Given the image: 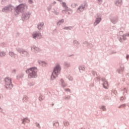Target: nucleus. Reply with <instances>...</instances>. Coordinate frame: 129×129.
Instances as JSON below:
<instances>
[{
    "label": "nucleus",
    "instance_id": "obj_48",
    "mask_svg": "<svg viewBox=\"0 0 129 129\" xmlns=\"http://www.w3.org/2000/svg\"><path fill=\"white\" fill-rule=\"evenodd\" d=\"M125 106H126L125 104H122L121 106H119V108H121V107H124Z\"/></svg>",
    "mask_w": 129,
    "mask_h": 129
},
{
    "label": "nucleus",
    "instance_id": "obj_21",
    "mask_svg": "<svg viewBox=\"0 0 129 129\" xmlns=\"http://www.w3.org/2000/svg\"><path fill=\"white\" fill-rule=\"evenodd\" d=\"M62 7L64 8V10L66 11H71V9H69L68 7L66 5V3L63 2L62 3Z\"/></svg>",
    "mask_w": 129,
    "mask_h": 129
},
{
    "label": "nucleus",
    "instance_id": "obj_35",
    "mask_svg": "<svg viewBox=\"0 0 129 129\" xmlns=\"http://www.w3.org/2000/svg\"><path fill=\"white\" fill-rule=\"evenodd\" d=\"M63 123H64V125L65 126H68V125H69V124H70V123H69V121H64L63 122Z\"/></svg>",
    "mask_w": 129,
    "mask_h": 129
},
{
    "label": "nucleus",
    "instance_id": "obj_43",
    "mask_svg": "<svg viewBox=\"0 0 129 129\" xmlns=\"http://www.w3.org/2000/svg\"><path fill=\"white\" fill-rule=\"evenodd\" d=\"M87 47H88L89 48H92V47H93V45H92V44L89 43Z\"/></svg>",
    "mask_w": 129,
    "mask_h": 129
},
{
    "label": "nucleus",
    "instance_id": "obj_52",
    "mask_svg": "<svg viewBox=\"0 0 129 129\" xmlns=\"http://www.w3.org/2000/svg\"><path fill=\"white\" fill-rule=\"evenodd\" d=\"M7 0H2L1 1V4H2V5H4V4H5V3H6V1Z\"/></svg>",
    "mask_w": 129,
    "mask_h": 129
},
{
    "label": "nucleus",
    "instance_id": "obj_14",
    "mask_svg": "<svg viewBox=\"0 0 129 129\" xmlns=\"http://www.w3.org/2000/svg\"><path fill=\"white\" fill-rule=\"evenodd\" d=\"M124 70V67L123 66H121L120 68L116 70V72H117V73H118L119 74H122Z\"/></svg>",
    "mask_w": 129,
    "mask_h": 129
},
{
    "label": "nucleus",
    "instance_id": "obj_29",
    "mask_svg": "<svg viewBox=\"0 0 129 129\" xmlns=\"http://www.w3.org/2000/svg\"><path fill=\"white\" fill-rule=\"evenodd\" d=\"M23 100L24 102H27L29 100V98L27 96H24Z\"/></svg>",
    "mask_w": 129,
    "mask_h": 129
},
{
    "label": "nucleus",
    "instance_id": "obj_51",
    "mask_svg": "<svg viewBox=\"0 0 129 129\" xmlns=\"http://www.w3.org/2000/svg\"><path fill=\"white\" fill-rule=\"evenodd\" d=\"M124 98H125V97L122 96V97H121L120 98V100L121 101H122V100H124Z\"/></svg>",
    "mask_w": 129,
    "mask_h": 129
},
{
    "label": "nucleus",
    "instance_id": "obj_34",
    "mask_svg": "<svg viewBox=\"0 0 129 129\" xmlns=\"http://www.w3.org/2000/svg\"><path fill=\"white\" fill-rule=\"evenodd\" d=\"M122 92H123V95H125V93L127 92V91L125 88H124L123 89H122Z\"/></svg>",
    "mask_w": 129,
    "mask_h": 129
},
{
    "label": "nucleus",
    "instance_id": "obj_56",
    "mask_svg": "<svg viewBox=\"0 0 129 129\" xmlns=\"http://www.w3.org/2000/svg\"><path fill=\"white\" fill-rule=\"evenodd\" d=\"M56 2L54 1L52 3V5H56Z\"/></svg>",
    "mask_w": 129,
    "mask_h": 129
},
{
    "label": "nucleus",
    "instance_id": "obj_25",
    "mask_svg": "<svg viewBox=\"0 0 129 129\" xmlns=\"http://www.w3.org/2000/svg\"><path fill=\"white\" fill-rule=\"evenodd\" d=\"M67 78L68 79V80H69V81H71V82L73 81V77H72V76H71L70 75H67Z\"/></svg>",
    "mask_w": 129,
    "mask_h": 129
},
{
    "label": "nucleus",
    "instance_id": "obj_27",
    "mask_svg": "<svg viewBox=\"0 0 129 129\" xmlns=\"http://www.w3.org/2000/svg\"><path fill=\"white\" fill-rule=\"evenodd\" d=\"M71 98V96L70 95H66L64 97H63V99L64 100H69Z\"/></svg>",
    "mask_w": 129,
    "mask_h": 129
},
{
    "label": "nucleus",
    "instance_id": "obj_50",
    "mask_svg": "<svg viewBox=\"0 0 129 129\" xmlns=\"http://www.w3.org/2000/svg\"><path fill=\"white\" fill-rule=\"evenodd\" d=\"M52 9V6H49L48 7H47L48 11H51V9Z\"/></svg>",
    "mask_w": 129,
    "mask_h": 129
},
{
    "label": "nucleus",
    "instance_id": "obj_45",
    "mask_svg": "<svg viewBox=\"0 0 129 129\" xmlns=\"http://www.w3.org/2000/svg\"><path fill=\"white\" fill-rule=\"evenodd\" d=\"M92 75H93V76H95V75H96V72H95L94 71H92Z\"/></svg>",
    "mask_w": 129,
    "mask_h": 129
},
{
    "label": "nucleus",
    "instance_id": "obj_58",
    "mask_svg": "<svg viewBox=\"0 0 129 129\" xmlns=\"http://www.w3.org/2000/svg\"><path fill=\"white\" fill-rule=\"evenodd\" d=\"M128 58H129V55H126V59H127H127H128Z\"/></svg>",
    "mask_w": 129,
    "mask_h": 129
},
{
    "label": "nucleus",
    "instance_id": "obj_30",
    "mask_svg": "<svg viewBox=\"0 0 129 129\" xmlns=\"http://www.w3.org/2000/svg\"><path fill=\"white\" fill-rule=\"evenodd\" d=\"M100 109H101L102 110H103V111H105L106 110V107H105V106H100L99 107Z\"/></svg>",
    "mask_w": 129,
    "mask_h": 129
},
{
    "label": "nucleus",
    "instance_id": "obj_53",
    "mask_svg": "<svg viewBox=\"0 0 129 129\" xmlns=\"http://www.w3.org/2000/svg\"><path fill=\"white\" fill-rule=\"evenodd\" d=\"M64 90L67 92H70V89H64Z\"/></svg>",
    "mask_w": 129,
    "mask_h": 129
},
{
    "label": "nucleus",
    "instance_id": "obj_37",
    "mask_svg": "<svg viewBox=\"0 0 129 129\" xmlns=\"http://www.w3.org/2000/svg\"><path fill=\"white\" fill-rule=\"evenodd\" d=\"M112 94L113 93V94H114V95H116V94H117V92L116 91V90L113 89L112 91Z\"/></svg>",
    "mask_w": 129,
    "mask_h": 129
},
{
    "label": "nucleus",
    "instance_id": "obj_8",
    "mask_svg": "<svg viewBox=\"0 0 129 129\" xmlns=\"http://www.w3.org/2000/svg\"><path fill=\"white\" fill-rule=\"evenodd\" d=\"M32 37L33 39L35 40H38V39H41L42 38V34L40 31H35L33 33Z\"/></svg>",
    "mask_w": 129,
    "mask_h": 129
},
{
    "label": "nucleus",
    "instance_id": "obj_3",
    "mask_svg": "<svg viewBox=\"0 0 129 129\" xmlns=\"http://www.w3.org/2000/svg\"><path fill=\"white\" fill-rule=\"evenodd\" d=\"M26 72L28 74L29 78H37L38 77V69H37V68L33 67L29 69L26 71Z\"/></svg>",
    "mask_w": 129,
    "mask_h": 129
},
{
    "label": "nucleus",
    "instance_id": "obj_42",
    "mask_svg": "<svg viewBox=\"0 0 129 129\" xmlns=\"http://www.w3.org/2000/svg\"><path fill=\"white\" fill-rule=\"evenodd\" d=\"M72 29V27H66L63 28V30H71Z\"/></svg>",
    "mask_w": 129,
    "mask_h": 129
},
{
    "label": "nucleus",
    "instance_id": "obj_49",
    "mask_svg": "<svg viewBox=\"0 0 129 129\" xmlns=\"http://www.w3.org/2000/svg\"><path fill=\"white\" fill-rule=\"evenodd\" d=\"M121 35H122V31H120L118 34L117 36H121Z\"/></svg>",
    "mask_w": 129,
    "mask_h": 129
},
{
    "label": "nucleus",
    "instance_id": "obj_7",
    "mask_svg": "<svg viewBox=\"0 0 129 129\" xmlns=\"http://www.w3.org/2000/svg\"><path fill=\"white\" fill-rule=\"evenodd\" d=\"M30 15H31V14L29 12H26L23 13L22 14V21L26 22V21H27V20H29V19H30Z\"/></svg>",
    "mask_w": 129,
    "mask_h": 129
},
{
    "label": "nucleus",
    "instance_id": "obj_2",
    "mask_svg": "<svg viewBox=\"0 0 129 129\" xmlns=\"http://www.w3.org/2000/svg\"><path fill=\"white\" fill-rule=\"evenodd\" d=\"M28 10V5L26 4H21L16 7H14L15 15H19L20 13H24V12Z\"/></svg>",
    "mask_w": 129,
    "mask_h": 129
},
{
    "label": "nucleus",
    "instance_id": "obj_46",
    "mask_svg": "<svg viewBox=\"0 0 129 129\" xmlns=\"http://www.w3.org/2000/svg\"><path fill=\"white\" fill-rule=\"evenodd\" d=\"M36 126H37V127H38V128H41V126H40V124H39L38 123H36Z\"/></svg>",
    "mask_w": 129,
    "mask_h": 129
},
{
    "label": "nucleus",
    "instance_id": "obj_23",
    "mask_svg": "<svg viewBox=\"0 0 129 129\" xmlns=\"http://www.w3.org/2000/svg\"><path fill=\"white\" fill-rule=\"evenodd\" d=\"M7 55V53L4 51H0V58H3Z\"/></svg>",
    "mask_w": 129,
    "mask_h": 129
},
{
    "label": "nucleus",
    "instance_id": "obj_32",
    "mask_svg": "<svg viewBox=\"0 0 129 129\" xmlns=\"http://www.w3.org/2000/svg\"><path fill=\"white\" fill-rule=\"evenodd\" d=\"M79 69L80 70V72H82V71H84L85 70V68L84 67H80L79 68Z\"/></svg>",
    "mask_w": 129,
    "mask_h": 129
},
{
    "label": "nucleus",
    "instance_id": "obj_60",
    "mask_svg": "<svg viewBox=\"0 0 129 129\" xmlns=\"http://www.w3.org/2000/svg\"><path fill=\"white\" fill-rule=\"evenodd\" d=\"M19 3H23V0H19Z\"/></svg>",
    "mask_w": 129,
    "mask_h": 129
},
{
    "label": "nucleus",
    "instance_id": "obj_22",
    "mask_svg": "<svg viewBox=\"0 0 129 129\" xmlns=\"http://www.w3.org/2000/svg\"><path fill=\"white\" fill-rule=\"evenodd\" d=\"M64 66L66 67V68H69V67H71V64H70V62L68 61H65L64 62Z\"/></svg>",
    "mask_w": 129,
    "mask_h": 129
},
{
    "label": "nucleus",
    "instance_id": "obj_10",
    "mask_svg": "<svg viewBox=\"0 0 129 129\" xmlns=\"http://www.w3.org/2000/svg\"><path fill=\"white\" fill-rule=\"evenodd\" d=\"M16 50L21 55H24V56H28L29 55V52L22 48H17Z\"/></svg>",
    "mask_w": 129,
    "mask_h": 129
},
{
    "label": "nucleus",
    "instance_id": "obj_28",
    "mask_svg": "<svg viewBox=\"0 0 129 129\" xmlns=\"http://www.w3.org/2000/svg\"><path fill=\"white\" fill-rule=\"evenodd\" d=\"M52 13H54V15H56V16H59V11H58L57 10L53 9L52 10Z\"/></svg>",
    "mask_w": 129,
    "mask_h": 129
},
{
    "label": "nucleus",
    "instance_id": "obj_16",
    "mask_svg": "<svg viewBox=\"0 0 129 129\" xmlns=\"http://www.w3.org/2000/svg\"><path fill=\"white\" fill-rule=\"evenodd\" d=\"M43 28H44V22L39 23L37 25V29L39 31H41L43 30Z\"/></svg>",
    "mask_w": 129,
    "mask_h": 129
},
{
    "label": "nucleus",
    "instance_id": "obj_6",
    "mask_svg": "<svg viewBox=\"0 0 129 129\" xmlns=\"http://www.w3.org/2000/svg\"><path fill=\"white\" fill-rule=\"evenodd\" d=\"M87 7H88V5L86 3L81 5L77 9V12L78 13V14H80L82 12H84L85 10H86V8H87Z\"/></svg>",
    "mask_w": 129,
    "mask_h": 129
},
{
    "label": "nucleus",
    "instance_id": "obj_55",
    "mask_svg": "<svg viewBox=\"0 0 129 129\" xmlns=\"http://www.w3.org/2000/svg\"><path fill=\"white\" fill-rule=\"evenodd\" d=\"M98 3H102V0H97Z\"/></svg>",
    "mask_w": 129,
    "mask_h": 129
},
{
    "label": "nucleus",
    "instance_id": "obj_40",
    "mask_svg": "<svg viewBox=\"0 0 129 129\" xmlns=\"http://www.w3.org/2000/svg\"><path fill=\"white\" fill-rule=\"evenodd\" d=\"M73 44H74V45H78L79 44V43L75 39L73 41Z\"/></svg>",
    "mask_w": 129,
    "mask_h": 129
},
{
    "label": "nucleus",
    "instance_id": "obj_17",
    "mask_svg": "<svg viewBox=\"0 0 129 129\" xmlns=\"http://www.w3.org/2000/svg\"><path fill=\"white\" fill-rule=\"evenodd\" d=\"M110 20L112 24H116L117 23V18L116 17H111Z\"/></svg>",
    "mask_w": 129,
    "mask_h": 129
},
{
    "label": "nucleus",
    "instance_id": "obj_39",
    "mask_svg": "<svg viewBox=\"0 0 129 129\" xmlns=\"http://www.w3.org/2000/svg\"><path fill=\"white\" fill-rule=\"evenodd\" d=\"M76 6H77V5L75 3H73L72 4L71 7V8H72L73 9H74V8H76Z\"/></svg>",
    "mask_w": 129,
    "mask_h": 129
},
{
    "label": "nucleus",
    "instance_id": "obj_13",
    "mask_svg": "<svg viewBox=\"0 0 129 129\" xmlns=\"http://www.w3.org/2000/svg\"><path fill=\"white\" fill-rule=\"evenodd\" d=\"M31 51L34 52V53H38L40 51V48L35 45H32L31 46Z\"/></svg>",
    "mask_w": 129,
    "mask_h": 129
},
{
    "label": "nucleus",
    "instance_id": "obj_47",
    "mask_svg": "<svg viewBox=\"0 0 129 129\" xmlns=\"http://www.w3.org/2000/svg\"><path fill=\"white\" fill-rule=\"evenodd\" d=\"M39 100H40V101H42V100H43V96H40L39 98Z\"/></svg>",
    "mask_w": 129,
    "mask_h": 129
},
{
    "label": "nucleus",
    "instance_id": "obj_36",
    "mask_svg": "<svg viewBox=\"0 0 129 129\" xmlns=\"http://www.w3.org/2000/svg\"><path fill=\"white\" fill-rule=\"evenodd\" d=\"M67 12H72V10H66V9H64V10L62 11V14H66Z\"/></svg>",
    "mask_w": 129,
    "mask_h": 129
},
{
    "label": "nucleus",
    "instance_id": "obj_54",
    "mask_svg": "<svg viewBox=\"0 0 129 129\" xmlns=\"http://www.w3.org/2000/svg\"><path fill=\"white\" fill-rule=\"evenodd\" d=\"M16 70H12V73H13V74H16Z\"/></svg>",
    "mask_w": 129,
    "mask_h": 129
},
{
    "label": "nucleus",
    "instance_id": "obj_57",
    "mask_svg": "<svg viewBox=\"0 0 129 129\" xmlns=\"http://www.w3.org/2000/svg\"><path fill=\"white\" fill-rule=\"evenodd\" d=\"M125 34L126 37H129V32H128L127 33H126Z\"/></svg>",
    "mask_w": 129,
    "mask_h": 129
},
{
    "label": "nucleus",
    "instance_id": "obj_59",
    "mask_svg": "<svg viewBox=\"0 0 129 129\" xmlns=\"http://www.w3.org/2000/svg\"><path fill=\"white\" fill-rule=\"evenodd\" d=\"M0 112H3V109L0 107Z\"/></svg>",
    "mask_w": 129,
    "mask_h": 129
},
{
    "label": "nucleus",
    "instance_id": "obj_1",
    "mask_svg": "<svg viewBox=\"0 0 129 129\" xmlns=\"http://www.w3.org/2000/svg\"><path fill=\"white\" fill-rule=\"evenodd\" d=\"M61 70H62V68L61 65L59 63H56L55 66L53 68V70L51 75V79H56L57 77L59 76V74L61 73Z\"/></svg>",
    "mask_w": 129,
    "mask_h": 129
},
{
    "label": "nucleus",
    "instance_id": "obj_15",
    "mask_svg": "<svg viewBox=\"0 0 129 129\" xmlns=\"http://www.w3.org/2000/svg\"><path fill=\"white\" fill-rule=\"evenodd\" d=\"M60 84L61 85V87H62V88L66 87L67 85H68V84H67V83L65 82V81H64L63 79H60Z\"/></svg>",
    "mask_w": 129,
    "mask_h": 129
},
{
    "label": "nucleus",
    "instance_id": "obj_18",
    "mask_svg": "<svg viewBox=\"0 0 129 129\" xmlns=\"http://www.w3.org/2000/svg\"><path fill=\"white\" fill-rule=\"evenodd\" d=\"M122 0H117L115 2V5L117 7H120L121 6V3Z\"/></svg>",
    "mask_w": 129,
    "mask_h": 129
},
{
    "label": "nucleus",
    "instance_id": "obj_12",
    "mask_svg": "<svg viewBox=\"0 0 129 129\" xmlns=\"http://www.w3.org/2000/svg\"><path fill=\"white\" fill-rule=\"evenodd\" d=\"M37 62L40 66H41L42 67H47V66H48V63L45 61L38 60Z\"/></svg>",
    "mask_w": 129,
    "mask_h": 129
},
{
    "label": "nucleus",
    "instance_id": "obj_33",
    "mask_svg": "<svg viewBox=\"0 0 129 129\" xmlns=\"http://www.w3.org/2000/svg\"><path fill=\"white\" fill-rule=\"evenodd\" d=\"M53 125L54 126H59V122L57 121H54L53 122Z\"/></svg>",
    "mask_w": 129,
    "mask_h": 129
},
{
    "label": "nucleus",
    "instance_id": "obj_5",
    "mask_svg": "<svg viewBox=\"0 0 129 129\" xmlns=\"http://www.w3.org/2000/svg\"><path fill=\"white\" fill-rule=\"evenodd\" d=\"M13 10H15V7L12 5L5 6L2 9L3 13H9V12H13Z\"/></svg>",
    "mask_w": 129,
    "mask_h": 129
},
{
    "label": "nucleus",
    "instance_id": "obj_61",
    "mask_svg": "<svg viewBox=\"0 0 129 129\" xmlns=\"http://www.w3.org/2000/svg\"><path fill=\"white\" fill-rule=\"evenodd\" d=\"M57 1H58V2H62V0H57Z\"/></svg>",
    "mask_w": 129,
    "mask_h": 129
},
{
    "label": "nucleus",
    "instance_id": "obj_11",
    "mask_svg": "<svg viewBox=\"0 0 129 129\" xmlns=\"http://www.w3.org/2000/svg\"><path fill=\"white\" fill-rule=\"evenodd\" d=\"M101 81L103 82L102 84L104 88L107 89V88H108V83L107 82L106 79H105L104 78H102L101 79Z\"/></svg>",
    "mask_w": 129,
    "mask_h": 129
},
{
    "label": "nucleus",
    "instance_id": "obj_19",
    "mask_svg": "<svg viewBox=\"0 0 129 129\" xmlns=\"http://www.w3.org/2000/svg\"><path fill=\"white\" fill-rule=\"evenodd\" d=\"M126 37H127V36H126V34H124V35L121 36L120 37V38L119 39V42H123V41H122V40H123V41H125V40H126Z\"/></svg>",
    "mask_w": 129,
    "mask_h": 129
},
{
    "label": "nucleus",
    "instance_id": "obj_41",
    "mask_svg": "<svg viewBox=\"0 0 129 129\" xmlns=\"http://www.w3.org/2000/svg\"><path fill=\"white\" fill-rule=\"evenodd\" d=\"M29 86L32 87V86H34V85H35V83L34 82H30L28 84Z\"/></svg>",
    "mask_w": 129,
    "mask_h": 129
},
{
    "label": "nucleus",
    "instance_id": "obj_4",
    "mask_svg": "<svg viewBox=\"0 0 129 129\" xmlns=\"http://www.w3.org/2000/svg\"><path fill=\"white\" fill-rule=\"evenodd\" d=\"M4 81L5 82V87L7 89L11 90L14 87L12 83V79L10 77H7L5 78Z\"/></svg>",
    "mask_w": 129,
    "mask_h": 129
},
{
    "label": "nucleus",
    "instance_id": "obj_38",
    "mask_svg": "<svg viewBox=\"0 0 129 129\" xmlns=\"http://www.w3.org/2000/svg\"><path fill=\"white\" fill-rule=\"evenodd\" d=\"M89 43V42H88L87 41H85L83 42V45L85 47H88Z\"/></svg>",
    "mask_w": 129,
    "mask_h": 129
},
{
    "label": "nucleus",
    "instance_id": "obj_44",
    "mask_svg": "<svg viewBox=\"0 0 129 129\" xmlns=\"http://www.w3.org/2000/svg\"><path fill=\"white\" fill-rule=\"evenodd\" d=\"M28 3L32 5V4H34V0H28Z\"/></svg>",
    "mask_w": 129,
    "mask_h": 129
},
{
    "label": "nucleus",
    "instance_id": "obj_63",
    "mask_svg": "<svg viewBox=\"0 0 129 129\" xmlns=\"http://www.w3.org/2000/svg\"><path fill=\"white\" fill-rule=\"evenodd\" d=\"M128 106H129V104H128Z\"/></svg>",
    "mask_w": 129,
    "mask_h": 129
},
{
    "label": "nucleus",
    "instance_id": "obj_31",
    "mask_svg": "<svg viewBox=\"0 0 129 129\" xmlns=\"http://www.w3.org/2000/svg\"><path fill=\"white\" fill-rule=\"evenodd\" d=\"M24 76V74H20L19 75H18L17 76V79H18V80H20V78H22V77Z\"/></svg>",
    "mask_w": 129,
    "mask_h": 129
},
{
    "label": "nucleus",
    "instance_id": "obj_20",
    "mask_svg": "<svg viewBox=\"0 0 129 129\" xmlns=\"http://www.w3.org/2000/svg\"><path fill=\"white\" fill-rule=\"evenodd\" d=\"M30 122V119L28 118H24L22 119V123L23 124H26V123H29Z\"/></svg>",
    "mask_w": 129,
    "mask_h": 129
},
{
    "label": "nucleus",
    "instance_id": "obj_62",
    "mask_svg": "<svg viewBox=\"0 0 129 129\" xmlns=\"http://www.w3.org/2000/svg\"><path fill=\"white\" fill-rule=\"evenodd\" d=\"M2 98V95H0V99Z\"/></svg>",
    "mask_w": 129,
    "mask_h": 129
},
{
    "label": "nucleus",
    "instance_id": "obj_26",
    "mask_svg": "<svg viewBox=\"0 0 129 129\" xmlns=\"http://www.w3.org/2000/svg\"><path fill=\"white\" fill-rule=\"evenodd\" d=\"M64 19H61L57 23V26H60L61 25H62V24H63V23H64Z\"/></svg>",
    "mask_w": 129,
    "mask_h": 129
},
{
    "label": "nucleus",
    "instance_id": "obj_24",
    "mask_svg": "<svg viewBox=\"0 0 129 129\" xmlns=\"http://www.w3.org/2000/svg\"><path fill=\"white\" fill-rule=\"evenodd\" d=\"M9 56H11V57H12V58H16V56H17V54L12 51L9 52Z\"/></svg>",
    "mask_w": 129,
    "mask_h": 129
},
{
    "label": "nucleus",
    "instance_id": "obj_9",
    "mask_svg": "<svg viewBox=\"0 0 129 129\" xmlns=\"http://www.w3.org/2000/svg\"><path fill=\"white\" fill-rule=\"evenodd\" d=\"M101 15L97 14L95 16V21L94 23V26H97L101 22Z\"/></svg>",
    "mask_w": 129,
    "mask_h": 129
}]
</instances>
